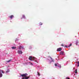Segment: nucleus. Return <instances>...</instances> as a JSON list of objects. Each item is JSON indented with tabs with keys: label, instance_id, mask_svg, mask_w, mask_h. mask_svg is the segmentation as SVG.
<instances>
[{
	"label": "nucleus",
	"instance_id": "obj_1",
	"mask_svg": "<svg viewBox=\"0 0 79 79\" xmlns=\"http://www.w3.org/2000/svg\"><path fill=\"white\" fill-rule=\"evenodd\" d=\"M28 75V74L27 73L23 74L21 75L22 77H25V79H28L29 78V77H27Z\"/></svg>",
	"mask_w": 79,
	"mask_h": 79
},
{
	"label": "nucleus",
	"instance_id": "obj_2",
	"mask_svg": "<svg viewBox=\"0 0 79 79\" xmlns=\"http://www.w3.org/2000/svg\"><path fill=\"white\" fill-rule=\"evenodd\" d=\"M18 53L19 54H22L23 52L21 50H19L18 51Z\"/></svg>",
	"mask_w": 79,
	"mask_h": 79
},
{
	"label": "nucleus",
	"instance_id": "obj_3",
	"mask_svg": "<svg viewBox=\"0 0 79 79\" xmlns=\"http://www.w3.org/2000/svg\"><path fill=\"white\" fill-rule=\"evenodd\" d=\"M61 50H62V49H61V48H58L57 49V52H60V51H61Z\"/></svg>",
	"mask_w": 79,
	"mask_h": 79
},
{
	"label": "nucleus",
	"instance_id": "obj_4",
	"mask_svg": "<svg viewBox=\"0 0 79 79\" xmlns=\"http://www.w3.org/2000/svg\"><path fill=\"white\" fill-rule=\"evenodd\" d=\"M32 56H30V57L29 58V60H30L31 61H32Z\"/></svg>",
	"mask_w": 79,
	"mask_h": 79
},
{
	"label": "nucleus",
	"instance_id": "obj_5",
	"mask_svg": "<svg viewBox=\"0 0 79 79\" xmlns=\"http://www.w3.org/2000/svg\"><path fill=\"white\" fill-rule=\"evenodd\" d=\"M9 18H10V19H12L13 18H14V16L13 15H11L10 17H9Z\"/></svg>",
	"mask_w": 79,
	"mask_h": 79
},
{
	"label": "nucleus",
	"instance_id": "obj_6",
	"mask_svg": "<svg viewBox=\"0 0 79 79\" xmlns=\"http://www.w3.org/2000/svg\"><path fill=\"white\" fill-rule=\"evenodd\" d=\"M60 55H64V52H63V51H61L60 53Z\"/></svg>",
	"mask_w": 79,
	"mask_h": 79
},
{
	"label": "nucleus",
	"instance_id": "obj_7",
	"mask_svg": "<svg viewBox=\"0 0 79 79\" xmlns=\"http://www.w3.org/2000/svg\"><path fill=\"white\" fill-rule=\"evenodd\" d=\"M16 47H12V49H16Z\"/></svg>",
	"mask_w": 79,
	"mask_h": 79
},
{
	"label": "nucleus",
	"instance_id": "obj_8",
	"mask_svg": "<svg viewBox=\"0 0 79 79\" xmlns=\"http://www.w3.org/2000/svg\"><path fill=\"white\" fill-rule=\"evenodd\" d=\"M75 73H76V74H77V69H76L75 70Z\"/></svg>",
	"mask_w": 79,
	"mask_h": 79
},
{
	"label": "nucleus",
	"instance_id": "obj_9",
	"mask_svg": "<svg viewBox=\"0 0 79 79\" xmlns=\"http://www.w3.org/2000/svg\"><path fill=\"white\" fill-rule=\"evenodd\" d=\"M9 72H10V69H8L6 73H8Z\"/></svg>",
	"mask_w": 79,
	"mask_h": 79
},
{
	"label": "nucleus",
	"instance_id": "obj_10",
	"mask_svg": "<svg viewBox=\"0 0 79 79\" xmlns=\"http://www.w3.org/2000/svg\"><path fill=\"white\" fill-rule=\"evenodd\" d=\"M1 73H4L3 71L2 70H0V73H1Z\"/></svg>",
	"mask_w": 79,
	"mask_h": 79
},
{
	"label": "nucleus",
	"instance_id": "obj_11",
	"mask_svg": "<svg viewBox=\"0 0 79 79\" xmlns=\"http://www.w3.org/2000/svg\"><path fill=\"white\" fill-rule=\"evenodd\" d=\"M2 77V74L0 73V77Z\"/></svg>",
	"mask_w": 79,
	"mask_h": 79
},
{
	"label": "nucleus",
	"instance_id": "obj_12",
	"mask_svg": "<svg viewBox=\"0 0 79 79\" xmlns=\"http://www.w3.org/2000/svg\"><path fill=\"white\" fill-rule=\"evenodd\" d=\"M50 58H51V60H52V61L53 62H54V61L53 60V59H52V58L51 57H50Z\"/></svg>",
	"mask_w": 79,
	"mask_h": 79
},
{
	"label": "nucleus",
	"instance_id": "obj_13",
	"mask_svg": "<svg viewBox=\"0 0 79 79\" xmlns=\"http://www.w3.org/2000/svg\"><path fill=\"white\" fill-rule=\"evenodd\" d=\"M23 18H26V17H25V15H23Z\"/></svg>",
	"mask_w": 79,
	"mask_h": 79
},
{
	"label": "nucleus",
	"instance_id": "obj_14",
	"mask_svg": "<svg viewBox=\"0 0 79 79\" xmlns=\"http://www.w3.org/2000/svg\"><path fill=\"white\" fill-rule=\"evenodd\" d=\"M11 61V60H9L7 61V63H9V62H10V61Z\"/></svg>",
	"mask_w": 79,
	"mask_h": 79
},
{
	"label": "nucleus",
	"instance_id": "obj_15",
	"mask_svg": "<svg viewBox=\"0 0 79 79\" xmlns=\"http://www.w3.org/2000/svg\"><path fill=\"white\" fill-rule=\"evenodd\" d=\"M72 45V44H70V45L68 47H71Z\"/></svg>",
	"mask_w": 79,
	"mask_h": 79
},
{
	"label": "nucleus",
	"instance_id": "obj_16",
	"mask_svg": "<svg viewBox=\"0 0 79 79\" xmlns=\"http://www.w3.org/2000/svg\"><path fill=\"white\" fill-rule=\"evenodd\" d=\"M38 75L39 76H40V73L38 72Z\"/></svg>",
	"mask_w": 79,
	"mask_h": 79
},
{
	"label": "nucleus",
	"instance_id": "obj_17",
	"mask_svg": "<svg viewBox=\"0 0 79 79\" xmlns=\"http://www.w3.org/2000/svg\"><path fill=\"white\" fill-rule=\"evenodd\" d=\"M21 48H22V46H20V47H19V48L20 50H21Z\"/></svg>",
	"mask_w": 79,
	"mask_h": 79
},
{
	"label": "nucleus",
	"instance_id": "obj_18",
	"mask_svg": "<svg viewBox=\"0 0 79 79\" xmlns=\"http://www.w3.org/2000/svg\"><path fill=\"white\" fill-rule=\"evenodd\" d=\"M77 63H78V64L77 65V66L78 67V66H79V62H77Z\"/></svg>",
	"mask_w": 79,
	"mask_h": 79
},
{
	"label": "nucleus",
	"instance_id": "obj_19",
	"mask_svg": "<svg viewBox=\"0 0 79 79\" xmlns=\"http://www.w3.org/2000/svg\"><path fill=\"white\" fill-rule=\"evenodd\" d=\"M40 25H42V23H40Z\"/></svg>",
	"mask_w": 79,
	"mask_h": 79
},
{
	"label": "nucleus",
	"instance_id": "obj_20",
	"mask_svg": "<svg viewBox=\"0 0 79 79\" xmlns=\"http://www.w3.org/2000/svg\"><path fill=\"white\" fill-rule=\"evenodd\" d=\"M66 79H70L68 77H66Z\"/></svg>",
	"mask_w": 79,
	"mask_h": 79
},
{
	"label": "nucleus",
	"instance_id": "obj_21",
	"mask_svg": "<svg viewBox=\"0 0 79 79\" xmlns=\"http://www.w3.org/2000/svg\"><path fill=\"white\" fill-rule=\"evenodd\" d=\"M61 46H62V47H64V45L63 44H61Z\"/></svg>",
	"mask_w": 79,
	"mask_h": 79
},
{
	"label": "nucleus",
	"instance_id": "obj_22",
	"mask_svg": "<svg viewBox=\"0 0 79 79\" xmlns=\"http://www.w3.org/2000/svg\"><path fill=\"white\" fill-rule=\"evenodd\" d=\"M32 60H35V58L32 57Z\"/></svg>",
	"mask_w": 79,
	"mask_h": 79
},
{
	"label": "nucleus",
	"instance_id": "obj_23",
	"mask_svg": "<svg viewBox=\"0 0 79 79\" xmlns=\"http://www.w3.org/2000/svg\"><path fill=\"white\" fill-rule=\"evenodd\" d=\"M55 66H57V64H55Z\"/></svg>",
	"mask_w": 79,
	"mask_h": 79
},
{
	"label": "nucleus",
	"instance_id": "obj_24",
	"mask_svg": "<svg viewBox=\"0 0 79 79\" xmlns=\"http://www.w3.org/2000/svg\"><path fill=\"white\" fill-rule=\"evenodd\" d=\"M29 48H30V49H31L32 48V47H31V46L30 47H29Z\"/></svg>",
	"mask_w": 79,
	"mask_h": 79
},
{
	"label": "nucleus",
	"instance_id": "obj_25",
	"mask_svg": "<svg viewBox=\"0 0 79 79\" xmlns=\"http://www.w3.org/2000/svg\"><path fill=\"white\" fill-rule=\"evenodd\" d=\"M22 79H26V78L25 77H23V78H22Z\"/></svg>",
	"mask_w": 79,
	"mask_h": 79
},
{
	"label": "nucleus",
	"instance_id": "obj_26",
	"mask_svg": "<svg viewBox=\"0 0 79 79\" xmlns=\"http://www.w3.org/2000/svg\"><path fill=\"white\" fill-rule=\"evenodd\" d=\"M65 47H66L67 48L68 47L66 45L65 46H64Z\"/></svg>",
	"mask_w": 79,
	"mask_h": 79
},
{
	"label": "nucleus",
	"instance_id": "obj_27",
	"mask_svg": "<svg viewBox=\"0 0 79 79\" xmlns=\"http://www.w3.org/2000/svg\"><path fill=\"white\" fill-rule=\"evenodd\" d=\"M31 65H33V64L31 63Z\"/></svg>",
	"mask_w": 79,
	"mask_h": 79
},
{
	"label": "nucleus",
	"instance_id": "obj_28",
	"mask_svg": "<svg viewBox=\"0 0 79 79\" xmlns=\"http://www.w3.org/2000/svg\"><path fill=\"white\" fill-rule=\"evenodd\" d=\"M22 48H23V47H22Z\"/></svg>",
	"mask_w": 79,
	"mask_h": 79
},
{
	"label": "nucleus",
	"instance_id": "obj_29",
	"mask_svg": "<svg viewBox=\"0 0 79 79\" xmlns=\"http://www.w3.org/2000/svg\"><path fill=\"white\" fill-rule=\"evenodd\" d=\"M60 68H61V66H60Z\"/></svg>",
	"mask_w": 79,
	"mask_h": 79
},
{
	"label": "nucleus",
	"instance_id": "obj_30",
	"mask_svg": "<svg viewBox=\"0 0 79 79\" xmlns=\"http://www.w3.org/2000/svg\"><path fill=\"white\" fill-rule=\"evenodd\" d=\"M36 62H37V60H35Z\"/></svg>",
	"mask_w": 79,
	"mask_h": 79
},
{
	"label": "nucleus",
	"instance_id": "obj_31",
	"mask_svg": "<svg viewBox=\"0 0 79 79\" xmlns=\"http://www.w3.org/2000/svg\"><path fill=\"white\" fill-rule=\"evenodd\" d=\"M21 19H23V18H21Z\"/></svg>",
	"mask_w": 79,
	"mask_h": 79
}]
</instances>
